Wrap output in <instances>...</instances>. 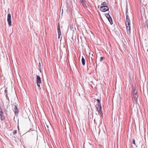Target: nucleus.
Listing matches in <instances>:
<instances>
[{
	"mask_svg": "<svg viewBox=\"0 0 148 148\" xmlns=\"http://www.w3.org/2000/svg\"><path fill=\"white\" fill-rule=\"evenodd\" d=\"M82 65H85V60L83 57L82 56Z\"/></svg>",
	"mask_w": 148,
	"mask_h": 148,
	"instance_id": "13",
	"label": "nucleus"
},
{
	"mask_svg": "<svg viewBox=\"0 0 148 148\" xmlns=\"http://www.w3.org/2000/svg\"><path fill=\"white\" fill-rule=\"evenodd\" d=\"M82 5L83 6V7L84 8H87L88 6V4L87 3L86 1L83 2V3H82Z\"/></svg>",
	"mask_w": 148,
	"mask_h": 148,
	"instance_id": "9",
	"label": "nucleus"
},
{
	"mask_svg": "<svg viewBox=\"0 0 148 148\" xmlns=\"http://www.w3.org/2000/svg\"><path fill=\"white\" fill-rule=\"evenodd\" d=\"M130 19H126V30L128 34L130 35Z\"/></svg>",
	"mask_w": 148,
	"mask_h": 148,
	"instance_id": "2",
	"label": "nucleus"
},
{
	"mask_svg": "<svg viewBox=\"0 0 148 148\" xmlns=\"http://www.w3.org/2000/svg\"><path fill=\"white\" fill-rule=\"evenodd\" d=\"M36 83L37 86L38 87H40V84L41 83V81L40 77L38 75H37L36 76Z\"/></svg>",
	"mask_w": 148,
	"mask_h": 148,
	"instance_id": "4",
	"label": "nucleus"
},
{
	"mask_svg": "<svg viewBox=\"0 0 148 148\" xmlns=\"http://www.w3.org/2000/svg\"><path fill=\"white\" fill-rule=\"evenodd\" d=\"M96 101L98 102V104L97 105L100 106V105H101V103H100V101H101L100 100L97 99H96Z\"/></svg>",
	"mask_w": 148,
	"mask_h": 148,
	"instance_id": "14",
	"label": "nucleus"
},
{
	"mask_svg": "<svg viewBox=\"0 0 148 148\" xmlns=\"http://www.w3.org/2000/svg\"><path fill=\"white\" fill-rule=\"evenodd\" d=\"M146 25L147 26L148 28V21H147L146 22Z\"/></svg>",
	"mask_w": 148,
	"mask_h": 148,
	"instance_id": "20",
	"label": "nucleus"
},
{
	"mask_svg": "<svg viewBox=\"0 0 148 148\" xmlns=\"http://www.w3.org/2000/svg\"><path fill=\"white\" fill-rule=\"evenodd\" d=\"M132 141H133V144L135 145H136V143H135V140H134V139H132Z\"/></svg>",
	"mask_w": 148,
	"mask_h": 148,
	"instance_id": "17",
	"label": "nucleus"
},
{
	"mask_svg": "<svg viewBox=\"0 0 148 148\" xmlns=\"http://www.w3.org/2000/svg\"><path fill=\"white\" fill-rule=\"evenodd\" d=\"M7 21L8 24L10 26H11V16L10 14H8L7 17Z\"/></svg>",
	"mask_w": 148,
	"mask_h": 148,
	"instance_id": "7",
	"label": "nucleus"
},
{
	"mask_svg": "<svg viewBox=\"0 0 148 148\" xmlns=\"http://www.w3.org/2000/svg\"><path fill=\"white\" fill-rule=\"evenodd\" d=\"M127 13H128V8H127H127H126V19H130Z\"/></svg>",
	"mask_w": 148,
	"mask_h": 148,
	"instance_id": "11",
	"label": "nucleus"
},
{
	"mask_svg": "<svg viewBox=\"0 0 148 148\" xmlns=\"http://www.w3.org/2000/svg\"><path fill=\"white\" fill-rule=\"evenodd\" d=\"M103 58H104L103 57H101L100 59V61L101 62L102 61L103 59Z\"/></svg>",
	"mask_w": 148,
	"mask_h": 148,
	"instance_id": "18",
	"label": "nucleus"
},
{
	"mask_svg": "<svg viewBox=\"0 0 148 148\" xmlns=\"http://www.w3.org/2000/svg\"><path fill=\"white\" fill-rule=\"evenodd\" d=\"M89 61H90V64L91 62L92 63L93 60H92V58H91V60L89 58Z\"/></svg>",
	"mask_w": 148,
	"mask_h": 148,
	"instance_id": "19",
	"label": "nucleus"
},
{
	"mask_svg": "<svg viewBox=\"0 0 148 148\" xmlns=\"http://www.w3.org/2000/svg\"><path fill=\"white\" fill-rule=\"evenodd\" d=\"M58 38H59L60 37V36L61 35V31L60 29V25L59 24H58Z\"/></svg>",
	"mask_w": 148,
	"mask_h": 148,
	"instance_id": "10",
	"label": "nucleus"
},
{
	"mask_svg": "<svg viewBox=\"0 0 148 148\" xmlns=\"http://www.w3.org/2000/svg\"><path fill=\"white\" fill-rule=\"evenodd\" d=\"M107 6V4L106 2H103L101 4V7H106Z\"/></svg>",
	"mask_w": 148,
	"mask_h": 148,
	"instance_id": "12",
	"label": "nucleus"
},
{
	"mask_svg": "<svg viewBox=\"0 0 148 148\" xmlns=\"http://www.w3.org/2000/svg\"><path fill=\"white\" fill-rule=\"evenodd\" d=\"M105 16L108 18L110 24L112 25L113 24L112 19L109 14L108 13L106 14H105Z\"/></svg>",
	"mask_w": 148,
	"mask_h": 148,
	"instance_id": "5",
	"label": "nucleus"
},
{
	"mask_svg": "<svg viewBox=\"0 0 148 148\" xmlns=\"http://www.w3.org/2000/svg\"><path fill=\"white\" fill-rule=\"evenodd\" d=\"M6 98H7V99H9L8 98V95L7 94H6Z\"/></svg>",
	"mask_w": 148,
	"mask_h": 148,
	"instance_id": "21",
	"label": "nucleus"
},
{
	"mask_svg": "<svg viewBox=\"0 0 148 148\" xmlns=\"http://www.w3.org/2000/svg\"><path fill=\"white\" fill-rule=\"evenodd\" d=\"M39 68V69L40 70V71H41L40 70L41 69V63L40 62H39L38 63Z\"/></svg>",
	"mask_w": 148,
	"mask_h": 148,
	"instance_id": "15",
	"label": "nucleus"
},
{
	"mask_svg": "<svg viewBox=\"0 0 148 148\" xmlns=\"http://www.w3.org/2000/svg\"><path fill=\"white\" fill-rule=\"evenodd\" d=\"M17 131L16 130H14L13 131V134L15 135L17 133Z\"/></svg>",
	"mask_w": 148,
	"mask_h": 148,
	"instance_id": "16",
	"label": "nucleus"
},
{
	"mask_svg": "<svg viewBox=\"0 0 148 148\" xmlns=\"http://www.w3.org/2000/svg\"><path fill=\"white\" fill-rule=\"evenodd\" d=\"M92 56H93V54H92Z\"/></svg>",
	"mask_w": 148,
	"mask_h": 148,
	"instance_id": "22",
	"label": "nucleus"
},
{
	"mask_svg": "<svg viewBox=\"0 0 148 148\" xmlns=\"http://www.w3.org/2000/svg\"><path fill=\"white\" fill-rule=\"evenodd\" d=\"M101 11L102 12H105L109 10V8L108 7H100L99 8Z\"/></svg>",
	"mask_w": 148,
	"mask_h": 148,
	"instance_id": "6",
	"label": "nucleus"
},
{
	"mask_svg": "<svg viewBox=\"0 0 148 148\" xmlns=\"http://www.w3.org/2000/svg\"><path fill=\"white\" fill-rule=\"evenodd\" d=\"M96 106L97 110L99 112V115L102 116L103 114L101 112V105L100 106L97 105Z\"/></svg>",
	"mask_w": 148,
	"mask_h": 148,
	"instance_id": "3",
	"label": "nucleus"
},
{
	"mask_svg": "<svg viewBox=\"0 0 148 148\" xmlns=\"http://www.w3.org/2000/svg\"><path fill=\"white\" fill-rule=\"evenodd\" d=\"M14 111L15 115H17L18 114L19 111L17 108V106L16 105L14 106Z\"/></svg>",
	"mask_w": 148,
	"mask_h": 148,
	"instance_id": "8",
	"label": "nucleus"
},
{
	"mask_svg": "<svg viewBox=\"0 0 148 148\" xmlns=\"http://www.w3.org/2000/svg\"><path fill=\"white\" fill-rule=\"evenodd\" d=\"M132 100L134 103L136 104H137V99L138 96L137 94V90H136L135 88H133L132 91Z\"/></svg>",
	"mask_w": 148,
	"mask_h": 148,
	"instance_id": "1",
	"label": "nucleus"
}]
</instances>
